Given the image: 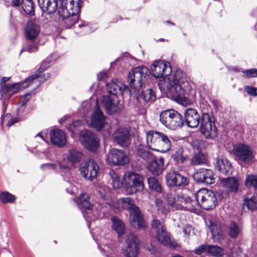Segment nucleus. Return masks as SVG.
Returning a JSON list of instances; mask_svg holds the SVG:
<instances>
[{
  "label": "nucleus",
  "instance_id": "f257e3e1",
  "mask_svg": "<svg viewBox=\"0 0 257 257\" xmlns=\"http://www.w3.org/2000/svg\"><path fill=\"white\" fill-rule=\"evenodd\" d=\"M81 7V0H61L58 14L64 20L66 28H70L78 21Z\"/></svg>",
  "mask_w": 257,
  "mask_h": 257
},
{
  "label": "nucleus",
  "instance_id": "f03ea898",
  "mask_svg": "<svg viewBox=\"0 0 257 257\" xmlns=\"http://www.w3.org/2000/svg\"><path fill=\"white\" fill-rule=\"evenodd\" d=\"M148 147L155 151L165 153L171 148V142L168 136L159 131H149L146 133Z\"/></svg>",
  "mask_w": 257,
  "mask_h": 257
},
{
  "label": "nucleus",
  "instance_id": "7ed1b4c3",
  "mask_svg": "<svg viewBox=\"0 0 257 257\" xmlns=\"http://www.w3.org/2000/svg\"><path fill=\"white\" fill-rule=\"evenodd\" d=\"M179 72H177L174 75V81H170L168 86L169 94L172 99L177 103L186 105L189 103V100L186 96L184 83L179 79Z\"/></svg>",
  "mask_w": 257,
  "mask_h": 257
},
{
  "label": "nucleus",
  "instance_id": "20e7f679",
  "mask_svg": "<svg viewBox=\"0 0 257 257\" xmlns=\"http://www.w3.org/2000/svg\"><path fill=\"white\" fill-rule=\"evenodd\" d=\"M160 121L166 128L176 130L181 128L184 123L183 116L174 109H167L160 114Z\"/></svg>",
  "mask_w": 257,
  "mask_h": 257
},
{
  "label": "nucleus",
  "instance_id": "39448f33",
  "mask_svg": "<svg viewBox=\"0 0 257 257\" xmlns=\"http://www.w3.org/2000/svg\"><path fill=\"white\" fill-rule=\"evenodd\" d=\"M122 185L127 194L132 195L144 189L143 178L137 173L127 172L124 175Z\"/></svg>",
  "mask_w": 257,
  "mask_h": 257
},
{
  "label": "nucleus",
  "instance_id": "423d86ee",
  "mask_svg": "<svg viewBox=\"0 0 257 257\" xmlns=\"http://www.w3.org/2000/svg\"><path fill=\"white\" fill-rule=\"evenodd\" d=\"M196 206H198L205 210L214 208L217 203L214 193L211 190L202 188L197 191L195 195Z\"/></svg>",
  "mask_w": 257,
  "mask_h": 257
},
{
  "label": "nucleus",
  "instance_id": "0eeeda50",
  "mask_svg": "<svg viewBox=\"0 0 257 257\" xmlns=\"http://www.w3.org/2000/svg\"><path fill=\"white\" fill-rule=\"evenodd\" d=\"M141 241L133 232L129 233L122 247V253L125 257H138L140 253Z\"/></svg>",
  "mask_w": 257,
  "mask_h": 257
},
{
  "label": "nucleus",
  "instance_id": "6e6552de",
  "mask_svg": "<svg viewBox=\"0 0 257 257\" xmlns=\"http://www.w3.org/2000/svg\"><path fill=\"white\" fill-rule=\"evenodd\" d=\"M149 71L145 66H139L133 68L128 75V82L130 87L135 90L141 88L149 76Z\"/></svg>",
  "mask_w": 257,
  "mask_h": 257
},
{
  "label": "nucleus",
  "instance_id": "1a4fd4ad",
  "mask_svg": "<svg viewBox=\"0 0 257 257\" xmlns=\"http://www.w3.org/2000/svg\"><path fill=\"white\" fill-rule=\"evenodd\" d=\"M232 152L235 156V160L239 164H249L254 158L253 150L251 148L244 144H237L233 146Z\"/></svg>",
  "mask_w": 257,
  "mask_h": 257
},
{
  "label": "nucleus",
  "instance_id": "9d476101",
  "mask_svg": "<svg viewBox=\"0 0 257 257\" xmlns=\"http://www.w3.org/2000/svg\"><path fill=\"white\" fill-rule=\"evenodd\" d=\"M200 130L207 139H213L217 136V131L212 116L207 113L202 114Z\"/></svg>",
  "mask_w": 257,
  "mask_h": 257
},
{
  "label": "nucleus",
  "instance_id": "9b49d317",
  "mask_svg": "<svg viewBox=\"0 0 257 257\" xmlns=\"http://www.w3.org/2000/svg\"><path fill=\"white\" fill-rule=\"evenodd\" d=\"M79 170L83 178L88 180H92L96 177L99 167L93 160L89 159L80 164Z\"/></svg>",
  "mask_w": 257,
  "mask_h": 257
},
{
  "label": "nucleus",
  "instance_id": "f8f14e48",
  "mask_svg": "<svg viewBox=\"0 0 257 257\" xmlns=\"http://www.w3.org/2000/svg\"><path fill=\"white\" fill-rule=\"evenodd\" d=\"M102 103L107 113L113 114L119 113L123 108L122 103L114 95H105L103 97Z\"/></svg>",
  "mask_w": 257,
  "mask_h": 257
},
{
  "label": "nucleus",
  "instance_id": "ddd939ff",
  "mask_svg": "<svg viewBox=\"0 0 257 257\" xmlns=\"http://www.w3.org/2000/svg\"><path fill=\"white\" fill-rule=\"evenodd\" d=\"M80 140L83 145L88 150L95 151L98 146L99 140L91 132L84 130L80 132Z\"/></svg>",
  "mask_w": 257,
  "mask_h": 257
},
{
  "label": "nucleus",
  "instance_id": "4468645a",
  "mask_svg": "<svg viewBox=\"0 0 257 257\" xmlns=\"http://www.w3.org/2000/svg\"><path fill=\"white\" fill-rule=\"evenodd\" d=\"M151 73L156 78H162L169 75L172 69L169 63L159 60L155 61L151 67Z\"/></svg>",
  "mask_w": 257,
  "mask_h": 257
},
{
  "label": "nucleus",
  "instance_id": "2eb2a0df",
  "mask_svg": "<svg viewBox=\"0 0 257 257\" xmlns=\"http://www.w3.org/2000/svg\"><path fill=\"white\" fill-rule=\"evenodd\" d=\"M108 163H112L115 165H123L128 162L127 156L124 152L119 149H111L106 158Z\"/></svg>",
  "mask_w": 257,
  "mask_h": 257
},
{
  "label": "nucleus",
  "instance_id": "dca6fc26",
  "mask_svg": "<svg viewBox=\"0 0 257 257\" xmlns=\"http://www.w3.org/2000/svg\"><path fill=\"white\" fill-rule=\"evenodd\" d=\"M166 183L170 187H185L189 184L186 177L175 171H170L166 176Z\"/></svg>",
  "mask_w": 257,
  "mask_h": 257
},
{
  "label": "nucleus",
  "instance_id": "f3484780",
  "mask_svg": "<svg viewBox=\"0 0 257 257\" xmlns=\"http://www.w3.org/2000/svg\"><path fill=\"white\" fill-rule=\"evenodd\" d=\"M194 180L198 183L207 185L212 184L215 182L214 174L210 169L201 168L196 171L193 175Z\"/></svg>",
  "mask_w": 257,
  "mask_h": 257
},
{
  "label": "nucleus",
  "instance_id": "a211bd4d",
  "mask_svg": "<svg viewBox=\"0 0 257 257\" xmlns=\"http://www.w3.org/2000/svg\"><path fill=\"white\" fill-rule=\"evenodd\" d=\"M114 141L119 146L127 147L131 142L129 130L126 128L120 127L113 134Z\"/></svg>",
  "mask_w": 257,
  "mask_h": 257
},
{
  "label": "nucleus",
  "instance_id": "6ab92c4d",
  "mask_svg": "<svg viewBox=\"0 0 257 257\" xmlns=\"http://www.w3.org/2000/svg\"><path fill=\"white\" fill-rule=\"evenodd\" d=\"M105 124V117L97 105L91 116V125L97 131L102 129Z\"/></svg>",
  "mask_w": 257,
  "mask_h": 257
},
{
  "label": "nucleus",
  "instance_id": "aec40b11",
  "mask_svg": "<svg viewBox=\"0 0 257 257\" xmlns=\"http://www.w3.org/2000/svg\"><path fill=\"white\" fill-rule=\"evenodd\" d=\"M185 120L190 127H196L201 122L200 115L194 108H187L184 113Z\"/></svg>",
  "mask_w": 257,
  "mask_h": 257
},
{
  "label": "nucleus",
  "instance_id": "412c9836",
  "mask_svg": "<svg viewBox=\"0 0 257 257\" xmlns=\"http://www.w3.org/2000/svg\"><path fill=\"white\" fill-rule=\"evenodd\" d=\"M130 222L131 226L136 229H141L145 228V223L140 208L138 210L130 212Z\"/></svg>",
  "mask_w": 257,
  "mask_h": 257
},
{
  "label": "nucleus",
  "instance_id": "4be33fe9",
  "mask_svg": "<svg viewBox=\"0 0 257 257\" xmlns=\"http://www.w3.org/2000/svg\"><path fill=\"white\" fill-rule=\"evenodd\" d=\"M126 88V85L115 79H113L111 82L106 83V91L111 95L116 96L117 94H122Z\"/></svg>",
  "mask_w": 257,
  "mask_h": 257
},
{
  "label": "nucleus",
  "instance_id": "5701e85b",
  "mask_svg": "<svg viewBox=\"0 0 257 257\" xmlns=\"http://www.w3.org/2000/svg\"><path fill=\"white\" fill-rule=\"evenodd\" d=\"M27 39L35 40L40 33V27L32 21L27 22L25 29Z\"/></svg>",
  "mask_w": 257,
  "mask_h": 257
},
{
  "label": "nucleus",
  "instance_id": "b1692460",
  "mask_svg": "<svg viewBox=\"0 0 257 257\" xmlns=\"http://www.w3.org/2000/svg\"><path fill=\"white\" fill-rule=\"evenodd\" d=\"M50 138L52 144L58 147L64 146L66 143L65 134L60 130H52Z\"/></svg>",
  "mask_w": 257,
  "mask_h": 257
},
{
  "label": "nucleus",
  "instance_id": "393cba45",
  "mask_svg": "<svg viewBox=\"0 0 257 257\" xmlns=\"http://www.w3.org/2000/svg\"><path fill=\"white\" fill-rule=\"evenodd\" d=\"M38 5L44 12L53 14L58 7L57 0H37Z\"/></svg>",
  "mask_w": 257,
  "mask_h": 257
},
{
  "label": "nucleus",
  "instance_id": "a878e982",
  "mask_svg": "<svg viewBox=\"0 0 257 257\" xmlns=\"http://www.w3.org/2000/svg\"><path fill=\"white\" fill-rule=\"evenodd\" d=\"M215 167L220 173L225 175H230L232 171L231 163L226 159L217 158Z\"/></svg>",
  "mask_w": 257,
  "mask_h": 257
},
{
  "label": "nucleus",
  "instance_id": "bb28decb",
  "mask_svg": "<svg viewBox=\"0 0 257 257\" xmlns=\"http://www.w3.org/2000/svg\"><path fill=\"white\" fill-rule=\"evenodd\" d=\"M77 203L83 213H84V211L86 214H89L91 212L92 205L89 201V197L87 194H80L77 199Z\"/></svg>",
  "mask_w": 257,
  "mask_h": 257
},
{
  "label": "nucleus",
  "instance_id": "cd10ccee",
  "mask_svg": "<svg viewBox=\"0 0 257 257\" xmlns=\"http://www.w3.org/2000/svg\"><path fill=\"white\" fill-rule=\"evenodd\" d=\"M82 157L83 154L80 151L72 149L69 150L64 159L68 163L74 165L81 161Z\"/></svg>",
  "mask_w": 257,
  "mask_h": 257
},
{
  "label": "nucleus",
  "instance_id": "c85d7f7f",
  "mask_svg": "<svg viewBox=\"0 0 257 257\" xmlns=\"http://www.w3.org/2000/svg\"><path fill=\"white\" fill-rule=\"evenodd\" d=\"M221 183L224 188L228 191L236 192L238 190V181L233 177L223 179L221 180Z\"/></svg>",
  "mask_w": 257,
  "mask_h": 257
},
{
  "label": "nucleus",
  "instance_id": "c756f323",
  "mask_svg": "<svg viewBox=\"0 0 257 257\" xmlns=\"http://www.w3.org/2000/svg\"><path fill=\"white\" fill-rule=\"evenodd\" d=\"M117 203L122 208L129 210L130 212L138 210L139 209V207L136 205L134 200L130 197L120 198L118 199Z\"/></svg>",
  "mask_w": 257,
  "mask_h": 257
},
{
  "label": "nucleus",
  "instance_id": "7c9ffc66",
  "mask_svg": "<svg viewBox=\"0 0 257 257\" xmlns=\"http://www.w3.org/2000/svg\"><path fill=\"white\" fill-rule=\"evenodd\" d=\"M210 228L213 239L219 241L223 238V234L221 230L220 224L216 221H210Z\"/></svg>",
  "mask_w": 257,
  "mask_h": 257
},
{
  "label": "nucleus",
  "instance_id": "2f4dec72",
  "mask_svg": "<svg viewBox=\"0 0 257 257\" xmlns=\"http://www.w3.org/2000/svg\"><path fill=\"white\" fill-rule=\"evenodd\" d=\"M42 169H52L56 171H59L61 173H67L70 172V168L66 165H64L60 163L58 164H44L41 166Z\"/></svg>",
  "mask_w": 257,
  "mask_h": 257
},
{
  "label": "nucleus",
  "instance_id": "473e14b6",
  "mask_svg": "<svg viewBox=\"0 0 257 257\" xmlns=\"http://www.w3.org/2000/svg\"><path fill=\"white\" fill-rule=\"evenodd\" d=\"M50 76L49 73H45L42 74L39 73H37L27 78V83H30V85L32 84H36L37 85H39L41 83L44 82L49 78Z\"/></svg>",
  "mask_w": 257,
  "mask_h": 257
},
{
  "label": "nucleus",
  "instance_id": "72a5a7b5",
  "mask_svg": "<svg viewBox=\"0 0 257 257\" xmlns=\"http://www.w3.org/2000/svg\"><path fill=\"white\" fill-rule=\"evenodd\" d=\"M112 229L115 231L118 237L121 236L125 231V226L123 222L116 216H113L111 218Z\"/></svg>",
  "mask_w": 257,
  "mask_h": 257
},
{
  "label": "nucleus",
  "instance_id": "f704fd0d",
  "mask_svg": "<svg viewBox=\"0 0 257 257\" xmlns=\"http://www.w3.org/2000/svg\"><path fill=\"white\" fill-rule=\"evenodd\" d=\"M38 46L35 40L27 39L24 43L20 54L23 52L26 51L29 53H33L37 51Z\"/></svg>",
  "mask_w": 257,
  "mask_h": 257
},
{
  "label": "nucleus",
  "instance_id": "c9c22d12",
  "mask_svg": "<svg viewBox=\"0 0 257 257\" xmlns=\"http://www.w3.org/2000/svg\"><path fill=\"white\" fill-rule=\"evenodd\" d=\"M148 170L155 176H159L163 170V168L161 165L159 164L156 158L153 161H151L148 166Z\"/></svg>",
  "mask_w": 257,
  "mask_h": 257
},
{
  "label": "nucleus",
  "instance_id": "e433bc0d",
  "mask_svg": "<svg viewBox=\"0 0 257 257\" xmlns=\"http://www.w3.org/2000/svg\"><path fill=\"white\" fill-rule=\"evenodd\" d=\"M156 236L157 239L161 243L169 246H173L174 245L169 235L165 229L157 234Z\"/></svg>",
  "mask_w": 257,
  "mask_h": 257
},
{
  "label": "nucleus",
  "instance_id": "4c0bfd02",
  "mask_svg": "<svg viewBox=\"0 0 257 257\" xmlns=\"http://www.w3.org/2000/svg\"><path fill=\"white\" fill-rule=\"evenodd\" d=\"M172 158L176 163L180 164L183 163L186 160L187 156L184 154L182 148H178L172 154Z\"/></svg>",
  "mask_w": 257,
  "mask_h": 257
},
{
  "label": "nucleus",
  "instance_id": "58836bf2",
  "mask_svg": "<svg viewBox=\"0 0 257 257\" xmlns=\"http://www.w3.org/2000/svg\"><path fill=\"white\" fill-rule=\"evenodd\" d=\"M27 79L25 82L13 83L11 85L10 97L14 94L18 93L21 90L30 85V83H27Z\"/></svg>",
  "mask_w": 257,
  "mask_h": 257
},
{
  "label": "nucleus",
  "instance_id": "ea45409f",
  "mask_svg": "<svg viewBox=\"0 0 257 257\" xmlns=\"http://www.w3.org/2000/svg\"><path fill=\"white\" fill-rule=\"evenodd\" d=\"M137 152L139 157L147 161H153L155 159V156L153 154L147 150L144 147H139Z\"/></svg>",
  "mask_w": 257,
  "mask_h": 257
},
{
  "label": "nucleus",
  "instance_id": "a19ab883",
  "mask_svg": "<svg viewBox=\"0 0 257 257\" xmlns=\"http://www.w3.org/2000/svg\"><path fill=\"white\" fill-rule=\"evenodd\" d=\"M148 183L149 188L152 191L157 193H161L162 192V186L158 180L155 177H150L148 178Z\"/></svg>",
  "mask_w": 257,
  "mask_h": 257
},
{
  "label": "nucleus",
  "instance_id": "79ce46f5",
  "mask_svg": "<svg viewBox=\"0 0 257 257\" xmlns=\"http://www.w3.org/2000/svg\"><path fill=\"white\" fill-rule=\"evenodd\" d=\"M140 98L145 102H153L156 99L155 92L152 89H148L142 92Z\"/></svg>",
  "mask_w": 257,
  "mask_h": 257
},
{
  "label": "nucleus",
  "instance_id": "37998d69",
  "mask_svg": "<svg viewBox=\"0 0 257 257\" xmlns=\"http://www.w3.org/2000/svg\"><path fill=\"white\" fill-rule=\"evenodd\" d=\"M241 232V229L234 222H232L228 227V233L232 238H235Z\"/></svg>",
  "mask_w": 257,
  "mask_h": 257
},
{
  "label": "nucleus",
  "instance_id": "c03bdc74",
  "mask_svg": "<svg viewBox=\"0 0 257 257\" xmlns=\"http://www.w3.org/2000/svg\"><path fill=\"white\" fill-rule=\"evenodd\" d=\"M257 200L256 197L252 196L245 197L244 199L243 205L246 206L247 209L251 211L255 210L257 208Z\"/></svg>",
  "mask_w": 257,
  "mask_h": 257
},
{
  "label": "nucleus",
  "instance_id": "a18cd8bd",
  "mask_svg": "<svg viewBox=\"0 0 257 257\" xmlns=\"http://www.w3.org/2000/svg\"><path fill=\"white\" fill-rule=\"evenodd\" d=\"M22 8L26 14L34 15V7L32 0H22Z\"/></svg>",
  "mask_w": 257,
  "mask_h": 257
},
{
  "label": "nucleus",
  "instance_id": "49530a36",
  "mask_svg": "<svg viewBox=\"0 0 257 257\" xmlns=\"http://www.w3.org/2000/svg\"><path fill=\"white\" fill-rule=\"evenodd\" d=\"M207 252L216 257H221L223 255L224 250L217 245H208Z\"/></svg>",
  "mask_w": 257,
  "mask_h": 257
},
{
  "label": "nucleus",
  "instance_id": "de8ad7c7",
  "mask_svg": "<svg viewBox=\"0 0 257 257\" xmlns=\"http://www.w3.org/2000/svg\"><path fill=\"white\" fill-rule=\"evenodd\" d=\"M178 201L181 203H184L186 205L190 206L193 208L196 207V204H194V202H195V200H192L190 197L185 194L180 193L177 196Z\"/></svg>",
  "mask_w": 257,
  "mask_h": 257
},
{
  "label": "nucleus",
  "instance_id": "09e8293b",
  "mask_svg": "<svg viewBox=\"0 0 257 257\" xmlns=\"http://www.w3.org/2000/svg\"><path fill=\"white\" fill-rule=\"evenodd\" d=\"M205 162V157L202 153L200 152L194 153L191 160V162L193 165L202 164Z\"/></svg>",
  "mask_w": 257,
  "mask_h": 257
},
{
  "label": "nucleus",
  "instance_id": "8fccbe9b",
  "mask_svg": "<svg viewBox=\"0 0 257 257\" xmlns=\"http://www.w3.org/2000/svg\"><path fill=\"white\" fill-rule=\"evenodd\" d=\"M151 224L152 229L156 233V234L165 230L163 223L158 219H153Z\"/></svg>",
  "mask_w": 257,
  "mask_h": 257
},
{
  "label": "nucleus",
  "instance_id": "3c124183",
  "mask_svg": "<svg viewBox=\"0 0 257 257\" xmlns=\"http://www.w3.org/2000/svg\"><path fill=\"white\" fill-rule=\"evenodd\" d=\"M166 199L169 204L173 209H178L179 206L177 204V200L175 196V194L173 193H169L166 194Z\"/></svg>",
  "mask_w": 257,
  "mask_h": 257
},
{
  "label": "nucleus",
  "instance_id": "603ef678",
  "mask_svg": "<svg viewBox=\"0 0 257 257\" xmlns=\"http://www.w3.org/2000/svg\"><path fill=\"white\" fill-rule=\"evenodd\" d=\"M0 199L2 203H12L15 199V197L8 192H3L0 194Z\"/></svg>",
  "mask_w": 257,
  "mask_h": 257
},
{
  "label": "nucleus",
  "instance_id": "864d4df0",
  "mask_svg": "<svg viewBox=\"0 0 257 257\" xmlns=\"http://www.w3.org/2000/svg\"><path fill=\"white\" fill-rule=\"evenodd\" d=\"M245 185L247 187L257 188V175L251 174L246 177Z\"/></svg>",
  "mask_w": 257,
  "mask_h": 257
},
{
  "label": "nucleus",
  "instance_id": "5fc2aeb1",
  "mask_svg": "<svg viewBox=\"0 0 257 257\" xmlns=\"http://www.w3.org/2000/svg\"><path fill=\"white\" fill-rule=\"evenodd\" d=\"M109 175L112 179L113 188L115 189L120 188L122 185V183H120L117 174L113 171H110Z\"/></svg>",
  "mask_w": 257,
  "mask_h": 257
},
{
  "label": "nucleus",
  "instance_id": "6e6d98bb",
  "mask_svg": "<svg viewBox=\"0 0 257 257\" xmlns=\"http://www.w3.org/2000/svg\"><path fill=\"white\" fill-rule=\"evenodd\" d=\"M155 205L159 212H161L165 215L166 214L167 210L164 206L163 201L161 199H156Z\"/></svg>",
  "mask_w": 257,
  "mask_h": 257
},
{
  "label": "nucleus",
  "instance_id": "4d7b16f0",
  "mask_svg": "<svg viewBox=\"0 0 257 257\" xmlns=\"http://www.w3.org/2000/svg\"><path fill=\"white\" fill-rule=\"evenodd\" d=\"M11 85L0 86V93L2 96L7 95L8 98H10Z\"/></svg>",
  "mask_w": 257,
  "mask_h": 257
},
{
  "label": "nucleus",
  "instance_id": "13d9d810",
  "mask_svg": "<svg viewBox=\"0 0 257 257\" xmlns=\"http://www.w3.org/2000/svg\"><path fill=\"white\" fill-rule=\"evenodd\" d=\"M242 73L248 78L257 77V69H250L248 70H243Z\"/></svg>",
  "mask_w": 257,
  "mask_h": 257
},
{
  "label": "nucleus",
  "instance_id": "bf43d9fd",
  "mask_svg": "<svg viewBox=\"0 0 257 257\" xmlns=\"http://www.w3.org/2000/svg\"><path fill=\"white\" fill-rule=\"evenodd\" d=\"M207 247H208V245L202 244V245H201L200 246H199V247H198L197 248H196L194 250V252L195 254L200 255L204 252L206 251L207 252V250H208Z\"/></svg>",
  "mask_w": 257,
  "mask_h": 257
},
{
  "label": "nucleus",
  "instance_id": "052dcab7",
  "mask_svg": "<svg viewBox=\"0 0 257 257\" xmlns=\"http://www.w3.org/2000/svg\"><path fill=\"white\" fill-rule=\"evenodd\" d=\"M244 90L249 95L253 96L257 95V88L246 86L244 87Z\"/></svg>",
  "mask_w": 257,
  "mask_h": 257
},
{
  "label": "nucleus",
  "instance_id": "680f3d73",
  "mask_svg": "<svg viewBox=\"0 0 257 257\" xmlns=\"http://www.w3.org/2000/svg\"><path fill=\"white\" fill-rule=\"evenodd\" d=\"M31 98V94L27 93L22 96L20 98L19 104L21 106L24 105Z\"/></svg>",
  "mask_w": 257,
  "mask_h": 257
},
{
  "label": "nucleus",
  "instance_id": "e2e57ef3",
  "mask_svg": "<svg viewBox=\"0 0 257 257\" xmlns=\"http://www.w3.org/2000/svg\"><path fill=\"white\" fill-rule=\"evenodd\" d=\"M49 66V63L46 62H44L40 67L39 69L38 70V73H42L45 69L48 68Z\"/></svg>",
  "mask_w": 257,
  "mask_h": 257
},
{
  "label": "nucleus",
  "instance_id": "0e129e2a",
  "mask_svg": "<svg viewBox=\"0 0 257 257\" xmlns=\"http://www.w3.org/2000/svg\"><path fill=\"white\" fill-rule=\"evenodd\" d=\"M192 231V227L190 225H186L184 227L183 232L186 235H189Z\"/></svg>",
  "mask_w": 257,
  "mask_h": 257
},
{
  "label": "nucleus",
  "instance_id": "69168bd1",
  "mask_svg": "<svg viewBox=\"0 0 257 257\" xmlns=\"http://www.w3.org/2000/svg\"><path fill=\"white\" fill-rule=\"evenodd\" d=\"M19 119L18 118H12L11 119L9 120V121L7 123V125L8 126H11L16 123V122H18Z\"/></svg>",
  "mask_w": 257,
  "mask_h": 257
},
{
  "label": "nucleus",
  "instance_id": "338daca9",
  "mask_svg": "<svg viewBox=\"0 0 257 257\" xmlns=\"http://www.w3.org/2000/svg\"><path fill=\"white\" fill-rule=\"evenodd\" d=\"M78 26L79 28H83V31H84V32H85L86 33L90 32L89 27L88 25L84 24H79Z\"/></svg>",
  "mask_w": 257,
  "mask_h": 257
},
{
  "label": "nucleus",
  "instance_id": "774afa93",
  "mask_svg": "<svg viewBox=\"0 0 257 257\" xmlns=\"http://www.w3.org/2000/svg\"><path fill=\"white\" fill-rule=\"evenodd\" d=\"M11 77H4L1 79L0 86L6 85V82L9 81Z\"/></svg>",
  "mask_w": 257,
  "mask_h": 257
}]
</instances>
